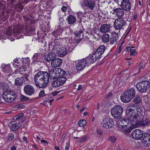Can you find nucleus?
<instances>
[{
  "label": "nucleus",
  "instance_id": "51",
  "mask_svg": "<svg viewBox=\"0 0 150 150\" xmlns=\"http://www.w3.org/2000/svg\"><path fill=\"white\" fill-rule=\"evenodd\" d=\"M96 130H97V133L98 134L100 135H101L103 134V132L102 130H101L100 129L98 128H97V129Z\"/></svg>",
  "mask_w": 150,
  "mask_h": 150
},
{
  "label": "nucleus",
  "instance_id": "19",
  "mask_svg": "<svg viewBox=\"0 0 150 150\" xmlns=\"http://www.w3.org/2000/svg\"><path fill=\"white\" fill-rule=\"evenodd\" d=\"M100 58V57H99V55H97L94 52L91 56L88 57L86 58H85V59H87V61L88 60L89 62L93 63Z\"/></svg>",
  "mask_w": 150,
  "mask_h": 150
},
{
  "label": "nucleus",
  "instance_id": "56",
  "mask_svg": "<svg viewBox=\"0 0 150 150\" xmlns=\"http://www.w3.org/2000/svg\"><path fill=\"white\" fill-rule=\"evenodd\" d=\"M70 146V144L69 143H67L66 145L65 150H69Z\"/></svg>",
  "mask_w": 150,
  "mask_h": 150
},
{
  "label": "nucleus",
  "instance_id": "23",
  "mask_svg": "<svg viewBox=\"0 0 150 150\" xmlns=\"http://www.w3.org/2000/svg\"><path fill=\"white\" fill-rule=\"evenodd\" d=\"M105 47L104 45H102L98 47L97 49L94 52L97 55L100 57L103 54L105 50Z\"/></svg>",
  "mask_w": 150,
  "mask_h": 150
},
{
  "label": "nucleus",
  "instance_id": "63",
  "mask_svg": "<svg viewBox=\"0 0 150 150\" xmlns=\"http://www.w3.org/2000/svg\"><path fill=\"white\" fill-rule=\"evenodd\" d=\"M112 96V93L111 92H110L108 93L107 96V97L108 98H110Z\"/></svg>",
  "mask_w": 150,
  "mask_h": 150
},
{
  "label": "nucleus",
  "instance_id": "27",
  "mask_svg": "<svg viewBox=\"0 0 150 150\" xmlns=\"http://www.w3.org/2000/svg\"><path fill=\"white\" fill-rule=\"evenodd\" d=\"M49 76L52 79H55L58 77L57 73V68L52 69L49 72Z\"/></svg>",
  "mask_w": 150,
  "mask_h": 150
},
{
  "label": "nucleus",
  "instance_id": "32",
  "mask_svg": "<svg viewBox=\"0 0 150 150\" xmlns=\"http://www.w3.org/2000/svg\"><path fill=\"white\" fill-rule=\"evenodd\" d=\"M68 23L69 24H73L76 21V19L75 16L71 15L67 17Z\"/></svg>",
  "mask_w": 150,
  "mask_h": 150
},
{
  "label": "nucleus",
  "instance_id": "28",
  "mask_svg": "<svg viewBox=\"0 0 150 150\" xmlns=\"http://www.w3.org/2000/svg\"><path fill=\"white\" fill-rule=\"evenodd\" d=\"M62 30L59 28L56 30L53 31L52 32V34L56 39L59 40L61 38L60 36L62 33Z\"/></svg>",
  "mask_w": 150,
  "mask_h": 150
},
{
  "label": "nucleus",
  "instance_id": "25",
  "mask_svg": "<svg viewBox=\"0 0 150 150\" xmlns=\"http://www.w3.org/2000/svg\"><path fill=\"white\" fill-rule=\"evenodd\" d=\"M56 57V55L53 53H49L46 54L45 56V59L48 62L52 61Z\"/></svg>",
  "mask_w": 150,
  "mask_h": 150
},
{
  "label": "nucleus",
  "instance_id": "29",
  "mask_svg": "<svg viewBox=\"0 0 150 150\" xmlns=\"http://www.w3.org/2000/svg\"><path fill=\"white\" fill-rule=\"evenodd\" d=\"M8 125L10 129L13 131H15L21 127V125L20 124L14 123L13 122H11Z\"/></svg>",
  "mask_w": 150,
  "mask_h": 150
},
{
  "label": "nucleus",
  "instance_id": "50",
  "mask_svg": "<svg viewBox=\"0 0 150 150\" xmlns=\"http://www.w3.org/2000/svg\"><path fill=\"white\" fill-rule=\"evenodd\" d=\"M30 74L29 72H28L26 73H25L24 75V77H25V79L28 81L29 80L28 77L29 76Z\"/></svg>",
  "mask_w": 150,
  "mask_h": 150
},
{
  "label": "nucleus",
  "instance_id": "20",
  "mask_svg": "<svg viewBox=\"0 0 150 150\" xmlns=\"http://www.w3.org/2000/svg\"><path fill=\"white\" fill-rule=\"evenodd\" d=\"M128 123L127 120L125 117L124 119L123 118L120 119L117 121V124L119 127L120 128H121L122 129L126 128V127L127 125L126 123Z\"/></svg>",
  "mask_w": 150,
  "mask_h": 150
},
{
  "label": "nucleus",
  "instance_id": "33",
  "mask_svg": "<svg viewBox=\"0 0 150 150\" xmlns=\"http://www.w3.org/2000/svg\"><path fill=\"white\" fill-rule=\"evenodd\" d=\"M24 77L16 78L15 80V84L16 85L20 86L24 82Z\"/></svg>",
  "mask_w": 150,
  "mask_h": 150
},
{
  "label": "nucleus",
  "instance_id": "13",
  "mask_svg": "<svg viewBox=\"0 0 150 150\" xmlns=\"http://www.w3.org/2000/svg\"><path fill=\"white\" fill-rule=\"evenodd\" d=\"M25 93L28 96H31L35 93L34 87L30 85H27L25 86L23 89Z\"/></svg>",
  "mask_w": 150,
  "mask_h": 150
},
{
  "label": "nucleus",
  "instance_id": "11",
  "mask_svg": "<svg viewBox=\"0 0 150 150\" xmlns=\"http://www.w3.org/2000/svg\"><path fill=\"white\" fill-rule=\"evenodd\" d=\"M57 79L54 81L52 83V85L53 87H57L64 84L67 80V78L65 77H57Z\"/></svg>",
  "mask_w": 150,
  "mask_h": 150
},
{
  "label": "nucleus",
  "instance_id": "14",
  "mask_svg": "<svg viewBox=\"0 0 150 150\" xmlns=\"http://www.w3.org/2000/svg\"><path fill=\"white\" fill-rule=\"evenodd\" d=\"M87 59H83L79 61L77 63L76 69L78 71H81L83 69L88 63Z\"/></svg>",
  "mask_w": 150,
  "mask_h": 150
},
{
  "label": "nucleus",
  "instance_id": "30",
  "mask_svg": "<svg viewBox=\"0 0 150 150\" xmlns=\"http://www.w3.org/2000/svg\"><path fill=\"white\" fill-rule=\"evenodd\" d=\"M42 54L41 53H36L34 54L33 57V60L35 62H40L42 59Z\"/></svg>",
  "mask_w": 150,
  "mask_h": 150
},
{
  "label": "nucleus",
  "instance_id": "17",
  "mask_svg": "<svg viewBox=\"0 0 150 150\" xmlns=\"http://www.w3.org/2000/svg\"><path fill=\"white\" fill-rule=\"evenodd\" d=\"M136 110L140 111L141 110L139 108L138 109V107L136 104H130L127 108L126 114L132 113V112H135Z\"/></svg>",
  "mask_w": 150,
  "mask_h": 150
},
{
  "label": "nucleus",
  "instance_id": "49",
  "mask_svg": "<svg viewBox=\"0 0 150 150\" xmlns=\"http://www.w3.org/2000/svg\"><path fill=\"white\" fill-rule=\"evenodd\" d=\"M45 94V91L44 90L41 91L39 93V95L40 97L43 96Z\"/></svg>",
  "mask_w": 150,
  "mask_h": 150
},
{
  "label": "nucleus",
  "instance_id": "6",
  "mask_svg": "<svg viewBox=\"0 0 150 150\" xmlns=\"http://www.w3.org/2000/svg\"><path fill=\"white\" fill-rule=\"evenodd\" d=\"M79 3L82 8L85 10L88 9L93 10L96 5L93 0H80Z\"/></svg>",
  "mask_w": 150,
  "mask_h": 150
},
{
  "label": "nucleus",
  "instance_id": "58",
  "mask_svg": "<svg viewBox=\"0 0 150 150\" xmlns=\"http://www.w3.org/2000/svg\"><path fill=\"white\" fill-rule=\"evenodd\" d=\"M62 11L63 12H65L67 10V8L65 6H63L61 8Z\"/></svg>",
  "mask_w": 150,
  "mask_h": 150
},
{
  "label": "nucleus",
  "instance_id": "10",
  "mask_svg": "<svg viewBox=\"0 0 150 150\" xmlns=\"http://www.w3.org/2000/svg\"><path fill=\"white\" fill-rule=\"evenodd\" d=\"M126 23L124 19L122 18H118L114 22V26L116 30H119L124 29L123 27L126 25Z\"/></svg>",
  "mask_w": 150,
  "mask_h": 150
},
{
  "label": "nucleus",
  "instance_id": "26",
  "mask_svg": "<svg viewBox=\"0 0 150 150\" xmlns=\"http://www.w3.org/2000/svg\"><path fill=\"white\" fill-rule=\"evenodd\" d=\"M110 25L107 24H104L101 25L100 28V31L102 33H105L110 31Z\"/></svg>",
  "mask_w": 150,
  "mask_h": 150
},
{
  "label": "nucleus",
  "instance_id": "36",
  "mask_svg": "<svg viewBox=\"0 0 150 150\" xmlns=\"http://www.w3.org/2000/svg\"><path fill=\"white\" fill-rule=\"evenodd\" d=\"M109 36V34L107 33L103 34L102 36V40L103 42H108L110 40Z\"/></svg>",
  "mask_w": 150,
  "mask_h": 150
},
{
  "label": "nucleus",
  "instance_id": "45",
  "mask_svg": "<svg viewBox=\"0 0 150 150\" xmlns=\"http://www.w3.org/2000/svg\"><path fill=\"white\" fill-rule=\"evenodd\" d=\"M87 138V137L86 136L83 137L78 140V142L81 143L85 141H86Z\"/></svg>",
  "mask_w": 150,
  "mask_h": 150
},
{
  "label": "nucleus",
  "instance_id": "38",
  "mask_svg": "<svg viewBox=\"0 0 150 150\" xmlns=\"http://www.w3.org/2000/svg\"><path fill=\"white\" fill-rule=\"evenodd\" d=\"M86 121L85 120H81L78 122L79 125L80 127H84L86 124Z\"/></svg>",
  "mask_w": 150,
  "mask_h": 150
},
{
  "label": "nucleus",
  "instance_id": "52",
  "mask_svg": "<svg viewBox=\"0 0 150 150\" xmlns=\"http://www.w3.org/2000/svg\"><path fill=\"white\" fill-rule=\"evenodd\" d=\"M24 18L25 19V20L26 21H30L31 19V17L28 16H24Z\"/></svg>",
  "mask_w": 150,
  "mask_h": 150
},
{
  "label": "nucleus",
  "instance_id": "12",
  "mask_svg": "<svg viewBox=\"0 0 150 150\" xmlns=\"http://www.w3.org/2000/svg\"><path fill=\"white\" fill-rule=\"evenodd\" d=\"M102 125L103 127L108 129L113 127L114 125V122L112 119L108 117L103 120Z\"/></svg>",
  "mask_w": 150,
  "mask_h": 150
},
{
  "label": "nucleus",
  "instance_id": "8",
  "mask_svg": "<svg viewBox=\"0 0 150 150\" xmlns=\"http://www.w3.org/2000/svg\"><path fill=\"white\" fill-rule=\"evenodd\" d=\"M67 47V48L65 47H62L60 46L56 48V53L58 55L62 57L65 56L67 53V49H68V52L71 51L73 47L71 46V44L69 43L68 44V47Z\"/></svg>",
  "mask_w": 150,
  "mask_h": 150
},
{
  "label": "nucleus",
  "instance_id": "5",
  "mask_svg": "<svg viewBox=\"0 0 150 150\" xmlns=\"http://www.w3.org/2000/svg\"><path fill=\"white\" fill-rule=\"evenodd\" d=\"M15 93L11 90H8L3 94V97L4 100L8 103H11L15 100L17 98Z\"/></svg>",
  "mask_w": 150,
  "mask_h": 150
},
{
  "label": "nucleus",
  "instance_id": "3",
  "mask_svg": "<svg viewBox=\"0 0 150 150\" xmlns=\"http://www.w3.org/2000/svg\"><path fill=\"white\" fill-rule=\"evenodd\" d=\"M125 118L127 120L128 123L130 124H137L138 122L142 116V112L136 110L132 113L126 114Z\"/></svg>",
  "mask_w": 150,
  "mask_h": 150
},
{
  "label": "nucleus",
  "instance_id": "39",
  "mask_svg": "<svg viewBox=\"0 0 150 150\" xmlns=\"http://www.w3.org/2000/svg\"><path fill=\"white\" fill-rule=\"evenodd\" d=\"M14 138V136L13 134L12 133H10L8 135L7 139L8 141H11Z\"/></svg>",
  "mask_w": 150,
  "mask_h": 150
},
{
  "label": "nucleus",
  "instance_id": "59",
  "mask_svg": "<svg viewBox=\"0 0 150 150\" xmlns=\"http://www.w3.org/2000/svg\"><path fill=\"white\" fill-rule=\"evenodd\" d=\"M13 63H16L17 64H18L19 65V62H18V59H14L13 61Z\"/></svg>",
  "mask_w": 150,
  "mask_h": 150
},
{
  "label": "nucleus",
  "instance_id": "62",
  "mask_svg": "<svg viewBox=\"0 0 150 150\" xmlns=\"http://www.w3.org/2000/svg\"><path fill=\"white\" fill-rule=\"evenodd\" d=\"M7 33L9 36H11L12 34V33L9 30H8V31L7 32Z\"/></svg>",
  "mask_w": 150,
  "mask_h": 150
},
{
  "label": "nucleus",
  "instance_id": "7",
  "mask_svg": "<svg viewBox=\"0 0 150 150\" xmlns=\"http://www.w3.org/2000/svg\"><path fill=\"white\" fill-rule=\"evenodd\" d=\"M123 111V108L121 106L117 105L112 108L111 114L114 118L118 119L122 115Z\"/></svg>",
  "mask_w": 150,
  "mask_h": 150
},
{
  "label": "nucleus",
  "instance_id": "41",
  "mask_svg": "<svg viewBox=\"0 0 150 150\" xmlns=\"http://www.w3.org/2000/svg\"><path fill=\"white\" fill-rule=\"evenodd\" d=\"M0 88L3 90H6V87L4 82H0Z\"/></svg>",
  "mask_w": 150,
  "mask_h": 150
},
{
  "label": "nucleus",
  "instance_id": "64",
  "mask_svg": "<svg viewBox=\"0 0 150 150\" xmlns=\"http://www.w3.org/2000/svg\"><path fill=\"white\" fill-rule=\"evenodd\" d=\"M16 147L15 146H12L11 148V150H16Z\"/></svg>",
  "mask_w": 150,
  "mask_h": 150
},
{
  "label": "nucleus",
  "instance_id": "37",
  "mask_svg": "<svg viewBox=\"0 0 150 150\" xmlns=\"http://www.w3.org/2000/svg\"><path fill=\"white\" fill-rule=\"evenodd\" d=\"M23 8V7L22 5V4L21 2H18L16 4V6H15V9H17L18 10L19 9L20 10L19 11H21Z\"/></svg>",
  "mask_w": 150,
  "mask_h": 150
},
{
  "label": "nucleus",
  "instance_id": "48",
  "mask_svg": "<svg viewBox=\"0 0 150 150\" xmlns=\"http://www.w3.org/2000/svg\"><path fill=\"white\" fill-rule=\"evenodd\" d=\"M9 77L8 78V80L9 82V83H11L12 81L14 79L13 77L12 76V75L11 74H10Z\"/></svg>",
  "mask_w": 150,
  "mask_h": 150
},
{
  "label": "nucleus",
  "instance_id": "22",
  "mask_svg": "<svg viewBox=\"0 0 150 150\" xmlns=\"http://www.w3.org/2000/svg\"><path fill=\"white\" fill-rule=\"evenodd\" d=\"M119 37L117 33H114L112 34L110 38V43L111 45L116 44L119 40Z\"/></svg>",
  "mask_w": 150,
  "mask_h": 150
},
{
  "label": "nucleus",
  "instance_id": "46",
  "mask_svg": "<svg viewBox=\"0 0 150 150\" xmlns=\"http://www.w3.org/2000/svg\"><path fill=\"white\" fill-rule=\"evenodd\" d=\"M29 99V98L26 96L21 95V100L22 101L27 100Z\"/></svg>",
  "mask_w": 150,
  "mask_h": 150
},
{
  "label": "nucleus",
  "instance_id": "53",
  "mask_svg": "<svg viewBox=\"0 0 150 150\" xmlns=\"http://www.w3.org/2000/svg\"><path fill=\"white\" fill-rule=\"evenodd\" d=\"M81 33L80 31H77L75 32V36H76L77 37H78L80 35V34Z\"/></svg>",
  "mask_w": 150,
  "mask_h": 150
},
{
  "label": "nucleus",
  "instance_id": "42",
  "mask_svg": "<svg viewBox=\"0 0 150 150\" xmlns=\"http://www.w3.org/2000/svg\"><path fill=\"white\" fill-rule=\"evenodd\" d=\"M108 140L112 143H114L116 142L117 139L114 136H112L108 138Z\"/></svg>",
  "mask_w": 150,
  "mask_h": 150
},
{
  "label": "nucleus",
  "instance_id": "61",
  "mask_svg": "<svg viewBox=\"0 0 150 150\" xmlns=\"http://www.w3.org/2000/svg\"><path fill=\"white\" fill-rule=\"evenodd\" d=\"M12 64H13V66L16 68H17L19 66V65L18 64L16 63H12Z\"/></svg>",
  "mask_w": 150,
  "mask_h": 150
},
{
  "label": "nucleus",
  "instance_id": "60",
  "mask_svg": "<svg viewBox=\"0 0 150 150\" xmlns=\"http://www.w3.org/2000/svg\"><path fill=\"white\" fill-rule=\"evenodd\" d=\"M82 85H79V86H78V88H77V90L78 91H80V90H81L82 89Z\"/></svg>",
  "mask_w": 150,
  "mask_h": 150
},
{
  "label": "nucleus",
  "instance_id": "43",
  "mask_svg": "<svg viewBox=\"0 0 150 150\" xmlns=\"http://www.w3.org/2000/svg\"><path fill=\"white\" fill-rule=\"evenodd\" d=\"M141 101V100L139 97H136L133 100V101L135 103L138 104Z\"/></svg>",
  "mask_w": 150,
  "mask_h": 150
},
{
  "label": "nucleus",
  "instance_id": "35",
  "mask_svg": "<svg viewBox=\"0 0 150 150\" xmlns=\"http://www.w3.org/2000/svg\"><path fill=\"white\" fill-rule=\"evenodd\" d=\"M122 131L126 134H128L132 130V128L128 125H126V128L122 129Z\"/></svg>",
  "mask_w": 150,
  "mask_h": 150
},
{
  "label": "nucleus",
  "instance_id": "44",
  "mask_svg": "<svg viewBox=\"0 0 150 150\" xmlns=\"http://www.w3.org/2000/svg\"><path fill=\"white\" fill-rule=\"evenodd\" d=\"M150 139V137H145L143 139V140L144 142V143L145 144H146V145L147 146V143L149 142V140Z\"/></svg>",
  "mask_w": 150,
  "mask_h": 150
},
{
  "label": "nucleus",
  "instance_id": "40",
  "mask_svg": "<svg viewBox=\"0 0 150 150\" xmlns=\"http://www.w3.org/2000/svg\"><path fill=\"white\" fill-rule=\"evenodd\" d=\"M23 115V113H21L14 116L13 118V119L14 120H18L22 117Z\"/></svg>",
  "mask_w": 150,
  "mask_h": 150
},
{
  "label": "nucleus",
  "instance_id": "9",
  "mask_svg": "<svg viewBox=\"0 0 150 150\" xmlns=\"http://www.w3.org/2000/svg\"><path fill=\"white\" fill-rule=\"evenodd\" d=\"M150 83L148 81H143L138 83L136 87L140 93L145 92L149 86Z\"/></svg>",
  "mask_w": 150,
  "mask_h": 150
},
{
  "label": "nucleus",
  "instance_id": "34",
  "mask_svg": "<svg viewBox=\"0 0 150 150\" xmlns=\"http://www.w3.org/2000/svg\"><path fill=\"white\" fill-rule=\"evenodd\" d=\"M58 77H65L66 72L65 71L60 68H57Z\"/></svg>",
  "mask_w": 150,
  "mask_h": 150
},
{
  "label": "nucleus",
  "instance_id": "15",
  "mask_svg": "<svg viewBox=\"0 0 150 150\" xmlns=\"http://www.w3.org/2000/svg\"><path fill=\"white\" fill-rule=\"evenodd\" d=\"M131 135L134 139L137 140H139L142 137L143 132L140 129H136L132 132Z\"/></svg>",
  "mask_w": 150,
  "mask_h": 150
},
{
  "label": "nucleus",
  "instance_id": "18",
  "mask_svg": "<svg viewBox=\"0 0 150 150\" xmlns=\"http://www.w3.org/2000/svg\"><path fill=\"white\" fill-rule=\"evenodd\" d=\"M113 14L115 15L118 18L122 17L125 14V11L122 8H117L113 9Z\"/></svg>",
  "mask_w": 150,
  "mask_h": 150
},
{
  "label": "nucleus",
  "instance_id": "24",
  "mask_svg": "<svg viewBox=\"0 0 150 150\" xmlns=\"http://www.w3.org/2000/svg\"><path fill=\"white\" fill-rule=\"evenodd\" d=\"M62 60L60 59H54L51 62L52 66L54 67L60 66L62 63Z\"/></svg>",
  "mask_w": 150,
  "mask_h": 150
},
{
  "label": "nucleus",
  "instance_id": "2",
  "mask_svg": "<svg viewBox=\"0 0 150 150\" xmlns=\"http://www.w3.org/2000/svg\"><path fill=\"white\" fill-rule=\"evenodd\" d=\"M36 86L39 88H44L47 85L49 81L48 74L45 71H40L37 73L34 77Z\"/></svg>",
  "mask_w": 150,
  "mask_h": 150
},
{
  "label": "nucleus",
  "instance_id": "4",
  "mask_svg": "<svg viewBox=\"0 0 150 150\" xmlns=\"http://www.w3.org/2000/svg\"><path fill=\"white\" fill-rule=\"evenodd\" d=\"M136 92L133 88L128 89L120 96L121 101L123 103H128L130 102L135 97Z\"/></svg>",
  "mask_w": 150,
  "mask_h": 150
},
{
  "label": "nucleus",
  "instance_id": "21",
  "mask_svg": "<svg viewBox=\"0 0 150 150\" xmlns=\"http://www.w3.org/2000/svg\"><path fill=\"white\" fill-rule=\"evenodd\" d=\"M150 124V120L148 118H143L142 120L138 122L137 126L141 127L149 125Z\"/></svg>",
  "mask_w": 150,
  "mask_h": 150
},
{
  "label": "nucleus",
  "instance_id": "55",
  "mask_svg": "<svg viewBox=\"0 0 150 150\" xmlns=\"http://www.w3.org/2000/svg\"><path fill=\"white\" fill-rule=\"evenodd\" d=\"M96 35L97 36H98V37H97L96 36H95V35H91V37L92 38H94V39L96 40H98L99 38V37L98 35Z\"/></svg>",
  "mask_w": 150,
  "mask_h": 150
},
{
  "label": "nucleus",
  "instance_id": "47",
  "mask_svg": "<svg viewBox=\"0 0 150 150\" xmlns=\"http://www.w3.org/2000/svg\"><path fill=\"white\" fill-rule=\"evenodd\" d=\"M137 54V52L134 49H131L130 51V56L135 55Z\"/></svg>",
  "mask_w": 150,
  "mask_h": 150
},
{
  "label": "nucleus",
  "instance_id": "57",
  "mask_svg": "<svg viewBox=\"0 0 150 150\" xmlns=\"http://www.w3.org/2000/svg\"><path fill=\"white\" fill-rule=\"evenodd\" d=\"M23 140L24 141H25V142H26V143H28V140L27 139V137H25V136H24L23 137Z\"/></svg>",
  "mask_w": 150,
  "mask_h": 150
},
{
  "label": "nucleus",
  "instance_id": "31",
  "mask_svg": "<svg viewBox=\"0 0 150 150\" xmlns=\"http://www.w3.org/2000/svg\"><path fill=\"white\" fill-rule=\"evenodd\" d=\"M3 72L6 73H10L12 71V69L11 66L8 64H4L2 67Z\"/></svg>",
  "mask_w": 150,
  "mask_h": 150
},
{
  "label": "nucleus",
  "instance_id": "54",
  "mask_svg": "<svg viewBox=\"0 0 150 150\" xmlns=\"http://www.w3.org/2000/svg\"><path fill=\"white\" fill-rule=\"evenodd\" d=\"M143 65V63L142 62H140L139 64V72H140V70L142 69V66Z\"/></svg>",
  "mask_w": 150,
  "mask_h": 150
},
{
  "label": "nucleus",
  "instance_id": "16",
  "mask_svg": "<svg viewBox=\"0 0 150 150\" xmlns=\"http://www.w3.org/2000/svg\"><path fill=\"white\" fill-rule=\"evenodd\" d=\"M121 6L122 8L126 11H129L131 8V5L129 0H122Z\"/></svg>",
  "mask_w": 150,
  "mask_h": 150
},
{
  "label": "nucleus",
  "instance_id": "1",
  "mask_svg": "<svg viewBox=\"0 0 150 150\" xmlns=\"http://www.w3.org/2000/svg\"><path fill=\"white\" fill-rule=\"evenodd\" d=\"M13 36L14 39H19L23 35L30 36L34 32V29L30 26L25 27L21 24H18L13 27Z\"/></svg>",
  "mask_w": 150,
  "mask_h": 150
}]
</instances>
